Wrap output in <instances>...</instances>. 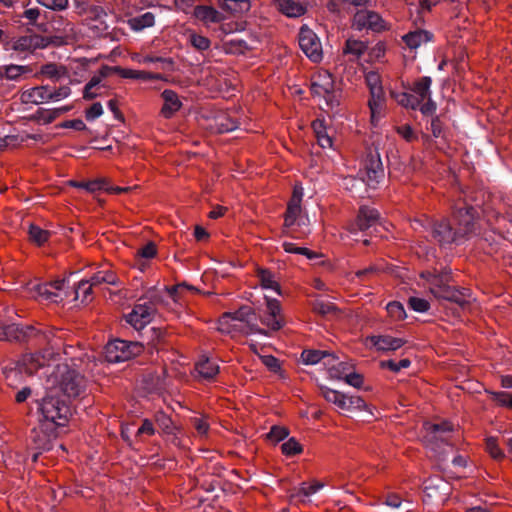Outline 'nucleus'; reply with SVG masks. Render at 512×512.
<instances>
[{"instance_id": "nucleus-1", "label": "nucleus", "mask_w": 512, "mask_h": 512, "mask_svg": "<svg viewBox=\"0 0 512 512\" xmlns=\"http://www.w3.org/2000/svg\"><path fill=\"white\" fill-rule=\"evenodd\" d=\"M0 341L15 342L30 351L12 366L4 368L3 373L9 385L23 372L33 375L38 369L45 368L48 361L56 355L53 332L34 325H0Z\"/></svg>"}, {"instance_id": "nucleus-2", "label": "nucleus", "mask_w": 512, "mask_h": 512, "mask_svg": "<svg viewBox=\"0 0 512 512\" xmlns=\"http://www.w3.org/2000/svg\"><path fill=\"white\" fill-rule=\"evenodd\" d=\"M473 208H461L454 213L457 228H453L447 219L433 220L430 223L431 237L440 245L459 244L474 230Z\"/></svg>"}, {"instance_id": "nucleus-3", "label": "nucleus", "mask_w": 512, "mask_h": 512, "mask_svg": "<svg viewBox=\"0 0 512 512\" xmlns=\"http://www.w3.org/2000/svg\"><path fill=\"white\" fill-rule=\"evenodd\" d=\"M40 422L55 424L56 428L65 426L71 415L70 401L57 388L47 389L45 395L37 401Z\"/></svg>"}, {"instance_id": "nucleus-4", "label": "nucleus", "mask_w": 512, "mask_h": 512, "mask_svg": "<svg viewBox=\"0 0 512 512\" xmlns=\"http://www.w3.org/2000/svg\"><path fill=\"white\" fill-rule=\"evenodd\" d=\"M52 373L55 374L58 382L56 388L69 401L71 398H78L85 394L87 380L76 369L70 368L67 364H61L57 365Z\"/></svg>"}, {"instance_id": "nucleus-5", "label": "nucleus", "mask_w": 512, "mask_h": 512, "mask_svg": "<svg viewBox=\"0 0 512 512\" xmlns=\"http://www.w3.org/2000/svg\"><path fill=\"white\" fill-rule=\"evenodd\" d=\"M143 351V345L137 341L115 339L105 347L106 359L110 363H119L130 360Z\"/></svg>"}, {"instance_id": "nucleus-6", "label": "nucleus", "mask_w": 512, "mask_h": 512, "mask_svg": "<svg viewBox=\"0 0 512 512\" xmlns=\"http://www.w3.org/2000/svg\"><path fill=\"white\" fill-rule=\"evenodd\" d=\"M361 172L363 173V180L371 188H376L384 180L385 170L377 148L368 147L366 149L363 171Z\"/></svg>"}, {"instance_id": "nucleus-7", "label": "nucleus", "mask_w": 512, "mask_h": 512, "mask_svg": "<svg viewBox=\"0 0 512 512\" xmlns=\"http://www.w3.org/2000/svg\"><path fill=\"white\" fill-rule=\"evenodd\" d=\"M153 293L154 290L148 292V297L151 300L150 302L136 303L131 312L124 315L126 323L137 331L144 329L152 321L155 315L156 308L154 306V302L157 301L158 298L153 295Z\"/></svg>"}, {"instance_id": "nucleus-8", "label": "nucleus", "mask_w": 512, "mask_h": 512, "mask_svg": "<svg viewBox=\"0 0 512 512\" xmlns=\"http://www.w3.org/2000/svg\"><path fill=\"white\" fill-rule=\"evenodd\" d=\"M29 438L31 449L40 452L49 451L57 438V428L55 424L40 422L38 427L31 430Z\"/></svg>"}, {"instance_id": "nucleus-9", "label": "nucleus", "mask_w": 512, "mask_h": 512, "mask_svg": "<svg viewBox=\"0 0 512 512\" xmlns=\"http://www.w3.org/2000/svg\"><path fill=\"white\" fill-rule=\"evenodd\" d=\"M380 221V213L377 209L362 205L358 209L357 216L348 226V231L356 235L358 232H366L374 228Z\"/></svg>"}, {"instance_id": "nucleus-10", "label": "nucleus", "mask_w": 512, "mask_h": 512, "mask_svg": "<svg viewBox=\"0 0 512 512\" xmlns=\"http://www.w3.org/2000/svg\"><path fill=\"white\" fill-rule=\"evenodd\" d=\"M299 46L311 61L319 62L322 59L321 42L317 35L306 26L300 29Z\"/></svg>"}, {"instance_id": "nucleus-11", "label": "nucleus", "mask_w": 512, "mask_h": 512, "mask_svg": "<svg viewBox=\"0 0 512 512\" xmlns=\"http://www.w3.org/2000/svg\"><path fill=\"white\" fill-rule=\"evenodd\" d=\"M431 294L440 301L444 300L453 302L462 309L466 308L470 304L468 299V297H470V290L466 288L457 289L450 285L438 286V288H434V291Z\"/></svg>"}, {"instance_id": "nucleus-12", "label": "nucleus", "mask_w": 512, "mask_h": 512, "mask_svg": "<svg viewBox=\"0 0 512 512\" xmlns=\"http://www.w3.org/2000/svg\"><path fill=\"white\" fill-rule=\"evenodd\" d=\"M370 343L378 351H395L401 348L406 341L402 338L392 337L390 335H373L368 338Z\"/></svg>"}, {"instance_id": "nucleus-13", "label": "nucleus", "mask_w": 512, "mask_h": 512, "mask_svg": "<svg viewBox=\"0 0 512 512\" xmlns=\"http://www.w3.org/2000/svg\"><path fill=\"white\" fill-rule=\"evenodd\" d=\"M45 43L43 36L38 34L24 35L16 39L12 44L15 51H34L36 49H44Z\"/></svg>"}, {"instance_id": "nucleus-14", "label": "nucleus", "mask_w": 512, "mask_h": 512, "mask_svg": "<svg viewBox=\"0 0 512 512\" xmlns=\"http://www.w3.org/2000/svg\"><path fill=\"white\" fill-rule=\"evenodd\" d=\"M20 100L22 103L41 104L51 100L49 96V85L37 86L22 92Z\"/></svg>"}, {"instance_id": "nucleus-15", "label": "nucleus", "mask_w": 512, "mask_h": 512, "mask_svg": "<svg viewBox=\"0 0 512 512\" xmlns=\"http://www.w3.org/2000/svg\"><path fill=\"white\" fill-rule=\"evenodd\" d=\"M194 16L196 19L201 21L205 26L210 24L220 23L224 16L221 12L216 10L212 6L198 5L194 8Z\"/></svg>"}, {"instance_id": "nucleus-16", "label": "nucleus", "mask_w": 512, "mask_h": 512, "mask_svg": "<svg viewBox=\"0 0 512 512\" xmlns=\"http://www.w3.org/2000/svg\"><path fill=\"white\" fill-rule=\"evenodd\" d=\"M448 440V436L436 433L435 437L432 439V437H430V430L426 429L424 443L429 449H431L435 454L438 455L440 461H444L447 458L444 451V447L449 445Z\"/></svg>"}, {"instance_id": "nucleus-17", "label": "nucleus", "mask_w": 512, "mask_h": 512, "mask_svg": "<svg viewBox=\"0 0 512 512\" xmlns=\"http://www.w3.org/2000/svg\"><path fill=\"white\" fill-rule=\"evenodd\" d=\"M164 104L161 114L166 118H171L182 106L177 93L173 90L166 89L161 93Z\"/></svg>"}, {"instance_id": "nucleus-18", "label": "nucleus", "mask_w": 512, "mask_h": 512, "mask_svg": "<svg viewBox=\"0 0 512 512\" xmlns=\"http://www.w3.org/2000/svg\"><path fill=\"white\" fill-rule=\"evenodd\" d=\"M433 34L427 30H416L403 36V41L410 49H417L421 44L431 41Z\"/></svg>"}, {"instance_id": "nucleus-19", "label": "nucleus", "mask_w": 512, "mask_h": 512, "mask_svg": "<svg viewBox=\"0 0 512 512\" xmlns=\"http://www.w3.org/2000/svg\"><path fill=\"white\" fill-rule=\"evenodd\" d=\"M280 12L288 17H299L305 14L306 8L294 0H276Z\"/></svg>"}, {"instance_id": "nucleus-20", "label": "nucleus", "mask_w": 512, "mask_h": 512, "mask_svg": "<svg viewBox=\"0 0 512 512\" xmlns=\"http://www.w3.org/2000/svg\"><path fill=\"white\" fill-rule=\"evenodd\" d=\"M325 358L333 361L337 360L336 356L328 351L305 349L301 353V360L305 365H315Z\"/></svg>"}, {"instance_id": "nucleus-21", "label": "nucleus", "mask_w": 512, "mask_h": 512, "mask_svg": "<svg viewBox=\"0 0 512 512\" xmlns=\"http://www.w3.org/2000/svg\"><path fill=\"white\" fill-rule=\"evenodd\" d=\"M431 85L432 78L429 76H422L415 80L411 87V91L418 97V99H421V103H423L426 98L431 97Z\"/></svg>"}, {"instance_id": "nucleus-22", "label": "nucleus", "mask_w": 512, "mask_h": 512, "mask_svg": "<svg viewBox=\"0 0 512 512\" xmlns=\"http://www.w3.org/2000/svg\"><path fill=\"white\" fill-rule=\"evenodd\" d=\"M143 388L148 393H158L164 389V379L153 372H149L143 375L142 378Z\"/></svg>"}, {"instance_id": "nucleus-23", "label": "nucleus", "mask_w": 512, "mask_h": 512, "mask_svg": "<svg viewBox=\"0 0 512 512\" xmlns=\"http://www.w3.org/2000/svg\"><path fill=\"white\" fill-rule=\"evenodd\" d=\"M391 97L401 106L417 110L420 107L421 99L408 92H391Z\"/></svg>"}, {"instance_id": "nucleus-24", "label": "nucleus", "mask_w": 512, "mask_h": 512, "mask_svg": "<svg viewBox=\"0 0 512 512\" xmlns=\"http://www.w3.org/2000/svg\"><path fill=\"white\" fill-rule=\"evenodd\" d=\"M196 370L202 378L210 381L219 373V366L206 358L196 364Z\"/></svg>"}, {"instance_id": "nucleus-25", "label": "nucleus", "mask_w": 512, "mask_h": 512, "mask_svg": "<svg viewBox=\"0 0 512 512\" xmlns=\"http://www.w3.org/2000/svg\"><path fill=\"white\" fill-rule=\"evenodd\" d=\"M155 16L151 12H146L140 16L132 17L128 20V25L134 31H141L145 28L153 26Z\"/></svg>"}, {"instance_id": "nucleus-26", "label": "nucleus", "mask_w": 512, "mask_h": 512, "mask_svg": "<svg viewBox=\"0 0 512 512\" xmlns=\"http://www.w3.org/2000/svg\"><path fill=\"white\" fill-rule=\"evenodd\" d=\"M253 317H255L254 310L247 305L241 306L238 310L234 312H226L223 314L222 319H232L235 321L247 323L249 320H251Z\"/></svg>"}, {"instance_id": "nucleus-27", "label": "nucleus", "mask_w": 512, "mask_h": 512, "mask_svg": "<svg viewBox=\"0 0 512 512\" xmlns=\"http://www.w3.org/2000/svg\"><path fill=\"white\" fill-rule=\"evenodd\" d=\"M257 277L264 289H272L281 295L280 285L274 278V274L267 269H258Z\"/></svg>"}, {"instance_id": "nucleus-28", "label": "nucleus", "mask_w": 512, "mask_h": 512, "mask_svg": "<svg viewBox=\"0 0 512 512\" xmlns=\"http://www.w3.org/2000/svg\"><path fill=\"white\" fill-rule=\"evenodd\" d=\"M70 185L76 188L84 189L90 193L108 189L106 187V179L99 178L91 181H70Z\"/></svg>"}, {"instance_id": "nucleus-29", "label": "nucleus", "mask_w": 512, "mask_h": 512, "mask_svg": "<svg viewBox=\"0 0 512 512\" xmlns=\"http://www.w3.org/2000/svg\"><path fill=\"white\" fill-rule=\"evenodd\" d=\"M368 46L361 40L349 38L345 42L343 49L344 54L354 55L356 58H360L367 50Z\"/></svg>"}, {"instance_id": "nucleus-30", "label": "nucleus", "mask_w": 512, "mask_h": 512, "mask_svg": "<svg viewBox=\"0 0 512 512\" xmlns=\"http://www.w3.org/2000/svg\"><path fill=\"white\" fill-rule=\"evenodd\" d=\"M321 391L326 401L335 404L338 408L342 410L347 408V406H345L346 394L327 387L321 388Z\"/></svg>"}, {"instance_id": "nucleus-31", "label": "nucleus", "mask_w": 512, "mask_h": 512, "mask_svg": "<svg viewBox=\"0 0 512 512\" xmlns=\"http://www.w3.org/2000/svg\"><path fill=\"white\" fill-rule=\"evenodd\" d=\"M28 235L30 241L37 244L38 246H41L48 241L51 233L47 230L42 229L38 225L30 224L28 228Z\"/></svg>"}, {"instance_id": "nucleus-32", "label": "nucleus", "mask_w": 512, "mask_h": 512, "mask_svg": "<svg viewBox=\"0 0 512 512\" xmlns=\"http://www.w3.org/2000/svg\"><path fill=\"white\" fill-rule=\"evenodd\" d=\"M155 422L157 426L167 435H174L177 427L172 419L163 412H158L155 415Z\"/></svg>"}, {"instance_id": "nucleus-33", "label": "nucleus", "mask_w": 512, "mask_h": 512, "mask_svg": "<svg viewBox=\"0 0 512 512\" xmlns=\"http://www.w3.org/2000/svg\"><path fill=\"white\" fill-rule=\"evenodd\" d=\"M425 429L430 430V437H432V439L435 437V433L444 434L449 437L453 432V425L447 421L441 423H426Z\"/></svg>"}, {"instance_id": "nucleus-34", "label": "nucleus", "mask_w": 512, "mask_h": 512, "mask_svg": "<svg viewBox=\"0 0 512 512\" xmlns=\"http://www.w3.org/2000/svg\"><path fill=\"white\" fill-rule=\"evenodd\" d=\"M6 69H4V73L6 74V79L11 81H18L22 74L31 72L29 66L23 65H5Z\"/></svg>"}, {"instance_id": "nucleus-35", "label": "nucleus", "mask_w": 512, "mask_h": 512, "mask_svg": "<svg viewBox=\"0 0 512 512\" xmlns=\"http://www.w3.org/2000/svg\"><path fill=\"white\" fill-rule=\"evenodd\" d=\"M333 360H328L325 364L329 365V373L332 378L344 379L350 373V367L346 362H339L337 365L332 364Z\"/></svg>"}, {"instance_id": "nucleus-36", "label": "nucleus", "mask_w": 512, "mask_h": 512, "mask_svg": "<svg viewBox=\"0 0 512 512\" xmlns=\"http://www.w3.org/2000/svg\"><path fill=\"white\" fill-rule=\"evenodd\" d=\"M371 99L369 100V108L372 116L380 112L384 103V91L383 88L377 89L370 92Z\"/></svg>"}, {"instance_id": "nucleus-37", "label": "nucleus", "mask_w": 512, "mask_h": 512, "mask_svg": "<svg viewBox=\"0 0 512 512\" xmlns=\"http://www.w3.org/2000/svg\"><path fill=\"white\" fill-rule=\"evenodd\" d=\"M224 9L232 13H243L250 9L249 0H223Z\"/></svg>"}, {"instance_id": "nucleus-38", "label": "nucleus", "mask_w": 512, "mask_h": 512, "mask_svg": "<svg viewBox=\"0 0 512 512\" xmlns=\"http://www.w3.org/2000/svg\"><path fill=\"white\" fill-rule=\"evenodd\" d=\"M313 311L321 316L336 315L338 308L331 302L316 300L313 303Z\"/></svg>"}, {"instance_id": "nucleus-39", "label": "nucleus", "mask_w": 512, "mask_h": 512, "mask_svg": "<svg viewBox=\"0 0 512 512\" xmlns=\"http://www.w3.org/2000/svg\"><path fill=\"white\" fill-rule=\"evenodd\" d=\"M283 249L287 253H295L305 255L308 259H316L320 257V255L314 251L309 250L305 247H298L294 243L284 242L282 245Z\"/></svg>"}, {"instance_id": "nucleus-40", "label": "nucleus", "mask_w": 512, "mask_h": 512, "mask_svg": "<svg viewBox=\"0 0 512 512\" xmlns=\"http://www.w3.org/2000/svg\"><path fill=\"white\" fill-rule=\"evenodd\" d=\"M368 29L374 32H381L387 29L384 19L375 11L369 12Z\"/></svg>"}, {"instance_id": "nucleus-41", "label": "nucleus", "mask_w": 512, "mask_h": 512, "mask_svg": "<svg viewBox=\"0 0 512 512\" xmlns=\"http://www.w3.org/2000/svg\"><path fill=\"white\" fill-rule=\"evenodd\" d=\"M189 42L196 50L201 52L208 50L211 46V41L207 37L197 33L189 35Z\"/></svg>"}, {"instance_id": "nucleus-42", "label": "nucleus", "mask_w": 512, "mask_h": 512, "mask_svg": "<svg viewBox=\"0 0 512 512\" xmlns=\"http://www.w3.org/2000/svg\"><path fill=\"white\" fill-rule=\"evenodd\" d=\"M92 290L93 287L88 280H81L75 288V298L79 299L81 297L82 302L88 301Z\"/></svg>"}, {"instance_id": "nucleus-43", "label": "nucleus", "mask_w": 512, "mask_h": 512, "mask_svg": "<svg viewBox=\"0 0 512 512\" xmlns=\"http://www.w3.org/2000/svg\"><path fill=\"white\" fill-rule=\"evenodd\" d=\"M486 450L490 456L495 460H501L505 454L502 449L498 446L497 440L494 437H488L486 439Z\"/></svg>"}, {"instance_id": "nucleus-44", "label": "nucleus", "mask_w": 512, "mask_h": 512, "mask_svg": "<svg viewBox=\"0 0 512 512\" xmlns=\"http://www.w3.org/2000/svg\"><path fill=\"white\" fill-rule=\"evenodd\" d=\"M281 450L286 456H293L302 452V446L292 437L281 445Z\"/></svg>"}, {"instance_id": "nucleus-45", "label": "nucleus", "mask_w": 512, "mask_h": 512, "mask_svg": "<svg viewBox=\"0 0 512 512\" xmlns=\"http://www.w3.org/2000/svg\"><path fill=\"white\" fill-rule=\"evenodd\" d=\"M387 311L395 320H404L407 317L404 306L398 301L388 303Z\"/></svg>"}, {"instance_id": "nucleus-46", "label": "nucleus", "mask_w": 512, "mask_h": 512, "mask_svg": "<svg viewBox=\"0 0 512 512\" xmlns=\"http://www.w3.org/2000/svg\"><path fill=\"white\" fill-rule=\"evenodd\" d=\"M318 81V86L321 88V91H324V95L329 96L334 92V80L330 73L325 72L323 75H319Z\"/></svg>"}, {"instance_id": "nucleus-47", "label": "nucleus", "mask_w": 512, "mask_h": 512, "mask_svg": "<svg viewBox=\"0 0 512 512\" xmlns=\"http://www.w3.org/2000/svg\"><path fill=\"white\" fill-rule=\"evenodd\" d=\"M260 321L263 325L267 326L272 331H278L284 325L283 318H276L272 315H269L268 313L261 316Z\"/></svg>"}, {"instance_id": "nucleus-48", "label": "nucleus", "mask_w": 512, "mask_h": 512, "mask_svg": "<svg viewBox=\"0 0 512 512\" xmlns=\"http://www.w3.org/2000/svg\"><path fill=\"white\" fill-rule=\"evenodd\" d=\"M408 307L415 312L424 313L429 310L430 303L423 298L410 297L408 299Z\"/></svg>"}, {"instance_id": "nucleus-49", "label": "nucleus", "mask_w": 512, "mask_h": 512, "mask_svg": "<svg viewBox=\"0 0 512 512\" xmlns=\"http://www.w3.org/2000/svg\"><path fill=\"white\" fill-rule=\"evenodd\" d=\"M323 487V484L320 482H314L312 484L302 483L301 487L299 488L296 496L297 497H309L312 494H315Z\"/></svg>"}, {"instance_id": "nucleus-50", "label": "nucleus", "mask_w": 512, "mask_h": 512, "mask_svg": "<svg viewBox=\"0 0 512 512\" xmlns=\"http://www.w3.org/2000/svg\"><path fill=\"white\" fill-rule=\"evenodd\" d=\"M411 365V361L407 358L396 362L394 360H386L381 362L383 368H387L394 373H398L402 368H408Z\"/></svg>"}, {"instance_id": "nucleus-51", "label": "nucleus", "mask_w": 512, "mask_h": 512, "mask_svg": "<svg viewBox=\"0 0 512 512\" xmlns=\"http://www.w3.org/2000/svg\"><path fill=\"white\" fill-rule=\"evenodd\" d=\"M241 332L248 335V334H261L265 336H269V331L265 330L263 328H260L256 323V316L253 317L251 320H249L247 323H245V327L241 329Z\"/></svg>"}, {"instance_id": "nucleus-52", "label": "nucleus", "mask_w": 512, "mask_h": 512, "mask_svg": "<svg viewBox=\"0 0 512 512\" xmlns=\"http://www.w3.org/2000/svg\"><path fill=\"white\" fill-rule=\"evenodd\" d=\"M289 435V431L287 428L282 426H273L270 429V432L267 434L268 439L274 442H280L284 440Z\"/></svg>"}, {"instance_id": "nucleus-53", "label": "nucleus", "mask_w": 512, "mask_h": 512, "mask_svg": "<svg viewBox=\"0 0 512 512\" xmlns=\"http://www.w3.org/2000/svg\"><path fill=\"white\" fill-rule=\"evenodd\" d=\"M36 290L39 296L53 302L58 301L59 294L57 292H53L48 283L38 285Z\"/></svg>"}, {"instance_id": "nucleus-54", "label": "nucleus", "mask_w": 512, "mask_h": 512, "mask_svg": "<svg viewBox=\"0 0 512 512\" xmlns=\"http://www.w3.org/2000/svg\"><path fill=\"white\" fill-rule=\"evenodd\" d=\"M38 4L53 10L62 11L67 8L68 0H36Z\"/></svg>"}, {"instance_id": "nucleus-55", "label": "nucleus", "mask_w": 512, "mask_h": 512, "mask_svg": "<svg viewBox=\"0 0 512 512\" xmlns=\"http://www.w3.org/2000/svg\"><path fill=\"white\" fill-rule=\"evenodd\" d=\"M301 213V206H288L285 213L284 225L291 227L296 223L298 216Z\"/></svg>"}, {"instance_id": "nucleus-56", "label": "nucleus", "mask_w": 512, "mask_h": 512, "mask_svg": "<svg viewBox=\"0 0 512 512\" xmlns=\"http://www.w3.org/2000/svg\"><path fill=\"white\" fill-rule=\"evenodd\" d=\"M39 16H40V9H38V8L26 9L22 14V17L26 18L30 24L36 25L38 27V29L41 31H45V29H44L45 24H40V25L37 24V19L39 18Z\"/></svg>"}, {"instance_id": "nucleus-57", "label": "nucleus", "mask_w": 512, "mask_h": 512, "mask_svg": "<svg viewBox=\"0 0 512 512\" xmlns=\"http://www.w3.org/2000/svg\"><path fill=\"white\" fill-rule=\"evenodd\" d=\"M157 253V248L154 242H148L141 248H139L136 252V255L145 258V259H151L155 257Z\"/></svg>"}, {"instance_id": "nucleus-58", "label": "nucleus", "mask_w": 512, "mask_h": 512, "mask_svg": "<svg viewBox=\"0 0 512 512\" xmlns=\"http://www.w3.org/2000/svg\"><path fill=\"white\" fill-rule=\"evenodd\" d=\"M365 82L370 92L382 88L380 75L375 71H370L366 74Z\"/></svg>"}, {"instance_id": "nucleus-59", "label": "nucleus", "mask_w": 512, "mask_h": 512, "mask_svg": "<svg viewBox=\"0 0 512 512\" xmlns=\"http://www.w3.org/2000/svg\"><path fill=\"white\" fill-rule=\"evenodd\" d=\"M34 119L41 121L43 124H50L56 118L52 110L39 108L35 113Z\"/></svg>"}, {"instance_id": "nucleus-60", "label": "nucleus", "mask_w": 512, "mask_h": 512, "mask_svg": "<svg viewBox=\"0 0 512 512\" xmlns=\"http://www.w3.org/2000/svg\"><path fill=\"white\" fill-rule=\"evenodd\" d=\"M71 94V89L69 86H61L57 89L52 90L49 87V96L53 101H59L61 99L67 98Z\"/></svg>"}, {"instance_id": "nucleus-61", "label": "nucleus", "mask_w": 512, "mask_h": 512, "mask_svg": "<svg viewBox=\"0 0 512 512\" xmlns=\"http://www.w3.org/2000/svg\"><path fill=\"white\" fill-rule=\"evenodd\" d=\"M103 114V107L100 102H95L85 112L87 121H93Z\"/></svg>"}, {"instance_id": "nucleus-62", "label": "nucleus", "mask_w": 512, "mask_h": 512, "mask_svg": "<svg viewBox=\"0 0 512 512\" xmlns=\"http://www.w3.org/2000/svg\"><path fill=\"white\" fill-rule=\"evenodd\" d=\"M369 12L370 11H358L354 16V26L358 30H362L364 28H367L368 26V18H369Z\"/></svg>"}, {"instance_id": "nucleus-63", "label": "nucleus", "mask_w": 512, "mask_h": 512, "mask_svg": "<svg viewBox=\"0 0 512 512\" xmlns=\"http://www.w3.org/2000/svg\"><path fill=\"white\" fill-rule=\"evenodd\" d=\"M267 313L276 318H282L280 302L276 299L266 297Z\"/></svg>"}, {"instance_id": "nucleus-64", "label": "nucleus", "mask_w": 512, "mask_h": 512, "mask_svg": "<svg viewBox=\"0 0 512 512\" xmlns=\"http://www.w3.org/2000/svg\"><path fill=\"white\" fill-rule=\"evenodd\" d=\"M262 362L271 372L277 373L281 370L279 360L273 355L263 356Z\"/></svg>"}]
</instances>
